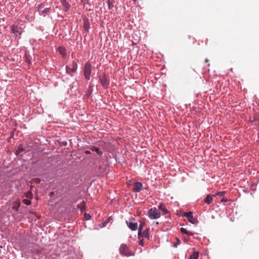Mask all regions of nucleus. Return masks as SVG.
Segmentation results:
<instances>
[{"mask_svg":"<svg viewBox=\"0 0 259 259\" xmlns=\"http://www.w3.org/2000/svg\"><path fill=\"white\" fill-rule=\"evenodd\" d=\"M119 252L121 255L126 256H133L134 255L133 252L125 244H122L120 245L119 247Z\"/></svg>","mask_w":259,"mask_h":259,"instance_id":"1","label":"nucleus"},{"mask_svg":"<svg viewBox=\"0 0 259 259\" xmlns=\"http://www.w3.org/2000/svg\"><path fill=\"white\" fill-rule=\"evenodd\" d=\"M148 217L151 219H156L160 217V211L156 207H153L149 210Z\"/></svg>","mask_w":259,"mask_h":259,"instance_id":"2","label":"nucleus"},{"mask_svg":"<svg viewBox=\"0 0 259 259\" xmlns=\"http://www.w3.org/2000/svg\"><path fill=\"white\" fill-rule=\"evenodd\" d=\"M11 30L16 37H17L19 35H21L23 32V30L21 26L17 24L12 25Z\"/></svg>","mask_w":259,"mask_h":259,"instance_id":"3","label":"nucleus"},{"mask_svg":"<svg viewBox=\"0 0 259 259\" xmlns=\"http://www.w3.org/2000/svg\"><path fill=\"white\" fill-rule=\"evenodd\" d=\"M91 73V65L89 63H87L85 64L84 68V75L85 78L87 80H89Z\"/></svg>","mask_w":259,"mask_h":259,"instance_id":"4","label":"nucleus"},{"mask_svg":"<svg viewBox=\"0 0 259 259\" xmlns=\"http://www.w3.org/2000/svg\"><path fill=\"white\" fill-rule=\"evenodd\" d=\"M99 80L104 88H107L109 84V80L104 74L100 76Z\"/></svg>","mask_w":259,"mask_h":259,"instance_id":"5","label":"nucleus"},{"mask_svg":"<svg viewBox=\"0 0 259 259\" xmlns=\"http://www.w3.org/2000/svg\"><path fill=\"white\" fill-rule=\"evenodd\" d=\"M184 217L187 218L188 221L193 224H195L196 220L193 218V213L191 211L186 212L184 214Z\"/></svg>","mask_w":259,"mask_h":259,"instance_id":"6","label":"nucleus"},{"mask_svg":"<svg viewBox=\"0 0 259 259\" xmlns=\"http://www.w3.org/2000/svg\"><path fill=\"white\" fill-rule=\"evenodd\" d=\"M20 201L18 199L14 200L12 205V208L15 211H18L20 205Z\"/></svg>","mask_w":259,"mask_h":259,"instance_id":"7","label":"nucleus"},{"mask_svg":"<svg viewBox=\"0 0 259 259\" xmlns=\"http://www.w3.org/2000/svg\"><path fill=\"white\" fill-rule=\"evenodd\" d=\"M143 185L140 182H136L134 183V187L133 188V191L135 192H140L142 188Z\"/></svg>","mask_w":259,"mask_h":259,"instance_id":"8","label":"nucleus"},{"mask_svg":"<svg viewBox=\"0 0 259 259\" xmlns=\"http://www.w3.org/2000/svg\"><path fill=\"white\" fill-rule=\"evenodd\" d=\"M93 84L90 83V84L89 86L88 90L86 92V93L85 94V96L87 98H89L91 96V95H92V94L93 93Z\"/></svg>","mask_w":259,"mask_h":259,"instance_id":"9","label":"nucleus"},{"mask_svg":"<svg viewBox=\"0 0 259 259\" xmlns=\"http://www.w3.org/2000/svg\"><path fill=\"white\" fill-rule=\"evenodd\" d=\"M126 224L131 230L135 231L138 229V224L136 223L128 222L126 221Z\"/></svg>","mask_w":259,"mask_h":259,"instance_id":"10","label":"nucleus"},{"mask_svg":"<svg viewBox=\"0 0 259 259\" xmlns=\"http://www.w3.org/2000/svg\"><path fill=\"white\" fill-rule=\"evenodd\" d=\"M149 229L147 228L145 230H144L143 232H141V237H144L146 238L147 240H150V236L149 234Z\"/></svg>","mask_w":259,"mask_h":259,"instance_id":"11","label":"nucleus"},{"mask_svg":"<svg viewBox=\"0 0 259 259\" xmlns=\"http://www.w3.org/2000/svg\"><path fill=\"white\" fill-rule=\"evenodd\" d=\"M61 4L63 6L64 10L67 11L70 8V4L66 1V0H61Z\"/></svg>","mask_w":259,"mask_h":259,"instance_id":"12","label":"nucleus"},{"mask_svg":"<svg viewBox=\"0 0 259 259\" xmlns=\"http://www.w3.org/2000/svg\"><path fill=\"white\" fill-rule=\"evenodd\" d=\"M157 209H158V210L160 209L161 211L163 212V214H165L168 213L167 210L164 206L163 204L161 203L159 204Z\"/></svg>","mask_w":259,"mask_h":259,"instance_id":"13","label":"nucleus"},{"mask_svg":"<svg viewBox=\"0 0 259 259\" xmlns=\"http://www.w3.org/2000/svg\"><path fill=\"white\" fill-rule=\"evenodd\" d=\"M58 51L60 54H61L64 58L66 56V49L64 47H60L58 49Z\"/></svg>","mask_w":259,"mask_h":259,"instance_id":"14","label":"nucleus"},{"mask_svg":"<svg viewBox=\"0 0 259 259\" xmlns=\"http://www.w3.org/2000/svg\"><path fill=\"white\" fill-rule=\"evenodd\" d=\"M199 257V252L198 251H194L193 254H192L189 258L190 259H198Z\"/></svg>","mask_w":259,"mask_h":259,"instance_id":"15","label":"nucleus"},{"mask_svg":"<svg viewBox=\"0 0 259 259\" xmlns=\"http://www.w3.org/2000/svg\"><path fill=\"white\" fill-rule=\"evenodd\" d=\"M212 197L211 195L208 194L205 199V202L209 204L212 201Z\"/></svg>","mask_w":259,"mask_h":259,"instance_id":"16","label":"nucleus"},{"mask_svg":"<svg viewBox=\"0 0 259 259\" xmlns=\"http://www.w3.org/2000/svg\"><path fill=\"white\" fill-rule=\"evenodd\" d=\"M84 5H88L90 7L94 6L96 0H85Z\"/></svg>","mask_w":259,"mask_h":259,"instance_id":"17","label":"nucleus"},{"mask_svg":"<svg viewBox=\"0 0 259 259\" xmlns=\"http://www.w3.org/2000/svg\"><path fill=\"white\" fill-rule=\"evenodd\" d=\"M108 8L109 10L112 9L114 7V3H115L114 0H107Z\"/></svg>","mask_w":259,"mask_h":259,"instance_id":"18","label":"nucleus"},{"mask_svg":"<svg viewBox=\"0 0 259 259\" xmlns=\"http://www.w3.org/2000/svg\"><path fill=\"white\" fill-rule=\"evenodd\" d=\"M91 149L93 151H95L97 153V154L99 155V156H101L102 154V152L100 151L99 148L98 147H93L91 148Z\"/></svg>","mask_w":259,"mask_h":259,"instance_id":"19","label":"nucleus"},{"mask_svg":"<svg viewBox=\"0 0 259 259\" xmlns=\"http://www.w3.org/2000/svg\"><path fill=\"white\" fill-rule=\"evenodd\" d=\"M71 67V71H72V72H75L77 68V63L74 61H73L72 63Z\"/></svg>","mask_w":259,"mask_h":259,"instance_id":"20","label":"nucleus"},{"mask_svg":"<svg viewBox=\"0 0 259 259\" xmlns=\"http://www.w3.org/2000/svg\"><path fill=\"white\" fill-rule=\"evenodd\" d=\"M78 208L80 209L81 212H83L85 208V203L83 201H82L78 205Z\"/></svg>","mask_w":259,"mask_h":259,"instance_id":"21","label":"nucleus"},{"mask_svg":"<svg viewBox=\"0 0 259 259\" xmlns=\"http://www.w3.org/2000/svg\"><path fill=\"white\" fill-rule=\"evenodd\" d=\"M180 231L183 234H187L188 236H192L193 235V233L191 232H189L188 231H187V230L184 228H181V229H180Z\"/></svg>","mask_w":259,"mask_h":259,"instance_id":"22","label":"nucleus"},{"mask_svg":"<svg viewBox=\"0 0 259 259\" xmlns=\"http://www.w3.org/2000/svg\"><path fill=\"white\" fill-rule=\"evenodd\" d=\"M145 223H141V225H140L139 226V230H138V237L139 238H141V231L142 230V229H143V226L144 225Z\"/></svg>","mask_w":259,"mask_h":259,"instance_id":"23","label":"nucleus"},{"mask_svg":"<svg viewBox=\"0 0 259 259\" xmlns=\"http://www.w3.org/2000/svg\"><path fill=\"white\" fill-rule=\"evenodd\" d=\"M23 202L27 205H29L31 204V201L27 199H24L23 200Z\"/></svg>","mask_w":259,"mask_h":259,"instance_id":"24","label":"nucleus"},{"mask_svg":"<svg viewBox=\"0 0 259 259\" xmlns=\"http://www.w3.org/2000/svg\"><path fill=\"white\" fill-rule=\"evenodd\" d=\"M66 72L69 74L72 75V71H71V68H70L68 66H66Z\"/></svg>","mask_w":259,"mask_h":259,"instance_id":"25","label":"nucleus"},{"mask_svg":"<svg viewBox=\"0 0 259 259\" xmlns=\"http://www.w3.org/2000/svg\"><path fill=\"white\" fill-rule=\"evenodd\" d=\"M91 217L90 214L85 213L84 214V218L86 220H89L91 219Z\"/></svg>","mask_w":259,"mask_h":259,"instance_id":"26","label":"nucleus"},{"mask_svg":"<svg viewBox=\"0 0 259 259\" xmlns=\"http://www.w3.org/2000/svg\"><path fill=\"white\" fill-rule=\"evenodd\" d=\"M23 150V146L21 145H20L18 148L17 152H20Z\"/></svg>","mask_w":259,"mask_h":259,"instance_id":"27","label":"nucleus"},{"mask_svg":"<svg viewBox=\"0 0 259 259\" xmlns=\"http://www.w3.org/2000/svg\"><path fill=\"white\" fill-rule=\"evenodd\" d=\"M50 10H51L50 8H47L45 9L44 10H43L42 12L43 13H47L50 12Z\"/></svg>","mask_w":259,"mask_h":259,"instance_id":"28","label":"nucleus"},{"mask_svg":"<svg viewBox=\"0 0 259 259\" xmlns=\"http://www.w3.org/2000/svg\"><path fill=\"white\" fill-rule=\"evenodd\" d=\"M84 27L85 29L86 30H88L89 28V25L88 23H85L84 24Z\"/></svg>","mask_w":259,"mask_h":259,"instance_id":"29","label":"nucleus"},{"mask_svg":"<svg viewBox=\"0 0 259 259\" xmlns=\"http://www.w3.org/2000/svg\"><path fill=\"white\" fill-rule=\"evenodd\" d=\"M139 245H140L141 246H143L144 245V241H143V239L139 241Z\"/></svg>","mask_w":259,"mask_h":259,"instance_id":"30","label":"nucleus"},{"mask_svg":"<svg viewBox=\"0 0 259 259\" xmlns=\"http://www.w3.org/2000/svg\"><path fill=\"white\" fill-rule=\"evenodd\" d=\"M225 194V192H220L217 193V195L220 196H223Z\"/></svg>","mask_w":259,"mask_h":259,"instance_id":"31","label":"nucleus"},{"mask_svg":"<svg viewBox=\"0 0 259 259\" xmlns=\"http://www.w3.org/2000/svg\"><path fill=\"white\" fill-rule=\"evenodd\" d=\"M177 244L175 245H174V247H177V244H180V241L179 239L177 238Z\"/></svg>","mask_w":259,"mask_h":259,"instance_id":"32","label":"nucleus"},{"mask_svg":"<svg viewBox=\"0 0 259 259\" xmlns=\"http://www.w3.org/2000/svg\"><path fill=\"white\" fill-rule=\"evenodd\" d=\"M37 8H38V10L40 11L41 10V9H42L43 6L42 5H38Z\"/></svg>","mask_w":259,"mask_h":259,"instance_id":"33","label":"nucleus"},{"mask_svg":"<svg viewBox=\"0 0 259 259\" xmlns=\"http://www.w3.org/2000/svg\"><path fill=\"white\" fill-rule=\"evenodd\" d=\"M31 193L30 192H28V193L26 194V196L27 198H29V197H30V196H31Z\"/></svg>","mask_w":259,"mask_h":259,"instance_id":"34","label":"nucleus"},{"mask_svg":"<svg viewBox=\"0 0 259 259\" xmlns=\"http://www.w3.org/2000/svg\"><path fill=\"white\" fill-rule=\"evenodd\" d=\"M84 153L86 154H90L91 153L90 151L89 150H85L84 151Z\"/></svg>","mask_w":259,"mask_h":259,"instance_id":"35","label":"nucleus"},{"mask_svg":"<svg viewBox=\"0 0 259 259\" xmlns=\"http://www.w3.org/2000/svg\"><path fill=\"white\" fill-rule=\"evenodd\" d=\"M227 201V200L224 198H223V199H222L221 200V201L222 202H226Z\"/></svg>","mask_w":259,"mask_h":259,"instance_id":"36","label":"nucleus"},{"mask_svg":"<svg viewBox=\"0 0 259 259\" xmlns=\"http://www.w3.org/2000/svg\"><path fill=\"white\" fill-rule=\"evenodd\" d=\"M110 218H108L105 222L104 224H107L109 222Z\"/></svg>","mask_w":259,"mask_h":259,"instance_id":"37","label":"nucleus"},{"mask_svg":"<svg viewBox=\"0 0 259 259\" xmlns=\"http://www.w3.org/2000/svg\"><path fill=\"white\" fill-rule=\"evenodd\" d=\"M81 1L84 5V2H85V0H81Z\"/></svg>","mask_w":259,"mask_h":259,"instance_id":"38","label":"nucleus"},{"mask_svg":"<svg viewBox=\"0 0 259 259\" xmlns=\"http://www.w3.org/2000/svg\"><path fill=\"white\" fill-rule=\"evenodd\" d=\"M205 62H208V59H205Z\"/></svg>","mask_w":259,"mask_h":259,"instance_id":"39","label":"nucleus"},{"mask_svg":"<svg viewBox=\"0 0 259 259\" xmlns=\"http://www.w3.org/2000/svg\"><path fill=\"white\" fill-rule=\"evenodd\" d=\"M36 182H40V180H36Z\"/></svg>","mask_w":259,"mask_h":259,"instance_id":"40","label":"nucleus"},{"mask_svg":"<svg viewBox=\"0 0 259 259\" xmlns=\"http://www.w3.org/2000/svg\"><path fill=\"white\" fill-rule=\"evenodd\" d=\"M2 198V195L0 194V199H1Z\"/></svg>","mask_w":259,"mask_h":259,"instance_id":"41","label":"nucleus"}]
</instances>
